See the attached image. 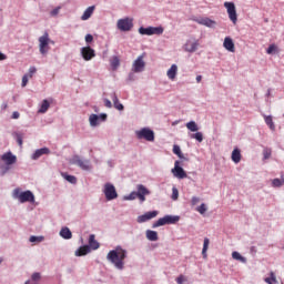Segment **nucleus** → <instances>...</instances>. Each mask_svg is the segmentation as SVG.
Listing matches in <instances>:
<instances>
[{
    "label": "nucleus",
    "instance_id": "nucleus-1",
    "mask_svg": "<svg viewBox=\"0 0 284 284\" xmlns=\"http://www.w3.org/2000/svg\"><path fill=\"white\" fill-rule=\"evenodd\" d=\"M128 256V251L123 250L121 246H116L108 253L106 258L112 263L118 270H123L125 263V257Z\"/></svg>",
    "mask_w": 284,
    "mask_h": 284
},
{
    "label": "nucleus",
    "instance_id": "nucleus-2",
    "mask_svg": "<svg viewBox=\"0 0 284 284\" xmlns=\"http://www.w3.org/2000/svg\"><path fill=\"white\" fill-rule=\"evenodd\" d=\"M1 161L3 164H0L1 174H8L11 170V165L17 163V155L12 154L10 151L1 155Z\"/></svg>",
    "mask_w": 284,
    "mask_h": 284
},
{
    "label": "nucleus",
    "instance_id": "nucleus-3",
    "mask_svg": "<svg viewBox=\"0 0 284 284\" xmlns=\"http://www.w3.org/2000/svg\"><path fill=\"white\" fill-rule=\"evenodd\" d=\"M150 194V191L143 184L138 185V192H132L125 199L126 201H134L139 199L140 203H145V196Z\"/></svg>",
    "mask_w": 284,
    "mask_h": 284
},
{
    "label": "nucleus",
    "instance_id": "nucleus-4",
    "mask_svg": "<svg viewBox=\"0 0 284 284\" xmlns=\"http://www.w3.org/2000/svg\"><path fill=\"white\" fill-rule=\"evenodd\" d=\"M16 199H19L20 203H34V194L31 191L21 192L19 189L13 191Z\"/></svg>",
    "mask_w": 284,
    "mask_h": 284
},
{
    "label": "nucleus",
    "instance_id": "nucleus-5",
    "mask_svg": "<svg viewBox=\"0 0 284 284\" xmlns=\"http://www.w3.org/2000/svg\"><path fill=\"white\" fill-rule=\"evenodd\" d=\"M181 217L178 215H165L164 217L159 219L154 224L153 227H161L163 225H174V223H179Z\"/></svg>",
    "mask_w": 284,
    "mask_h": 284
},
{
    "label": "nucleus",
    "instance_id": "nucleus-6",
    "mask_svg": "<svg viewBox=\"0 0 284 284\" xmlns=\"http://www.w3.org/2000/svg\"><path fill=\"white\" fill-rule=\"evenodd\" d=\"M50 43H54V41L50 40V34H48V32H44L43 36L39 38V50L42 54H48Z\"/></svg>",
    "mask_w": 284,
    "mask_h": 284
},
{
    "label": "nucleus",
    "instance_id": "nucleus-7",
    "mask_svg": "<svg viewBox=\"0 0 284 284\" xmlns=\"http://www.w3.org/2000/svg\"><path fill=\"white\" fill-rule=\"evenodd\" d=\"M118 30H121V32H130L132 28H134V20L131 18H123L118 20Z\"/></svg>",
    "mask_w": 284,
    "mask_h": 284
},
{
    "label": "nucleus",
    "instance_id": "nucleus-8",
    "mask_svg": "<svg viewBox=\"0 0 284 284\" xmlns=\"http://www.w3.org/2000/svg\"><path fill=\"white\" fill-rule=\"evenodd\" d=\"M135 136L139 140L144 139V141L153 142L154 131H152L150 128H143L139 131H135Z\"/></svg>",
    "mask_w": 284,
    "mask_h": 284
},
{
    "label": "nucleus",
    "instance_id": "nucleus-9",
    "mask_svg": "<svg viewBox=\"0 0 284 284\" xmlns=\"http://www.w3.org/2000/svg\"><path fill=\"white\" fill-rule=\"evenodd\" d=\"M224 8H226L229 19L236 26L239 16L236 14V6H234V2H224Z\"/></svg>",
    "mask_w": 284,
    "mask_h": 284
},
{
    "label": "nucleus",
    "instance_id": "nucleus-10",
    "mask_svg": "<svg viewBox=\"0 0 284 284\" xmlns=\"http://www.w3.org/2000/svg\"><path fill=\"white\" fill-rule=\"evenodd\" d=\"M103 192L106 201H114V199L119 197V193H116V187H114L112 183H105Z\"/></svg>",
    "mask_w": 284,
    "mask_h": 284
},
{
    "label": "nucleus",
    "instance_id": "nucleus-11",
    "mask_svg": "<svg viewBox=\"0 0 284 284\" xmlns=\"http://www.w3.org/2000/svg\"><path fill=\"white\" fill-rule=\"evenodd\" d=\"M163 31H164L163 27H148V28L141 27L139 29V32L146 37H152V34H163Z\"/></svg>",
    "mask_w": 284,
    "mask_h": 284
},
{
    "label": "nucleus",
    "instance_id": "nucleus-12",
    "mask_svg": "<svg viewBox=\"0 0 284 284\" xmlns=\"http://www.w3.org/2000/svg\"><path fill=\"white\" fill-rule=\"evenodd\" d=\"M173 176L175 179H187V173L183 168H181V161H175L174 162V168L171 170Z\"/></svg>",
    "mask_w": 284,
    "mask_h": 284
},
{
    "label": "nucleus",
    "instance_id": "nucleus-13",
    "mask_svg": "<svg viewBox=\"0 0 284 284\" xmlns=\"http://www.w3.org/2000/svg\"><path fill=\"white\" fill-rule=\"evenodd\" d=\"M81 57L84 61H92L97 57V52L91 47H83L80 50Z\"/></svg>",
    "mask_w": 284,
    "mask_h": 284
},
{
    "label": "nucleus",
    "instance_id": "nucleus-14",
    "mask_svg": "<svg viewBox=\"0 0 284 284\" xmlns=\"http://www.w3.org/2000/svg\"><path fill=\"white\" fill-rule=\"evenodd\" d=\"M71 163L78 165L81 170H90V161L81 159L79 155L72 158Z\"/></svg>",
    "mask_w": 284,
    "mask_h": 284
},
{
    "label": "nucleus",
    "instance_id": "nucleus-15",
    "mask_svg": "<svg viewBox=\"0 0 284 284\" xmlns=\"http://www.w3.org/2000/svg\"><path fill=\"white\" fill-rule=\"evenodd\" d=\"M145 70V61L143 60V55H139L138 59L132 64V72H143Z\"/></svg>",
    "mask_w": 284,
    "mask_h": 284
},
{
    "label": "nucleus",
    "instance_id": "nucleus-16",
    "mask_svg": "<svg viewBox=\"0 0 284 284\" xmlns=\"http://www.w3.org/2000/svg\"><path fill=\"white\" fill-rule=\"evenodd\" d=\"M156 216H159L158 211L146 212L143 215L138 216V223H145L148 221H151V219H156Z\"/></svg>",
    "mask_w": 284,
    "mask_h": 284
},
{
    "label": "nucleus",
    "instance_id": "nucleus-17",
    "mask_svg": "<svg viewBox=\"0 0 284 284\" xmlns=\"http://www.w3.org/2000/svg\"><path fill=\"white\" fill-rule=\"evenodd\" d=\"M195 21L200 26H205L206 28H213L214 26H216V22L210 18H199Z\"/></svg>",
    "mask_w": 284,
    "mask_h": 284
},
{
    "label": "nucleus",
    "instance_id": "nucleus-18",
    "mask_svg": "<svg viewBox=\"0 0 284 284\" xmlns=\"http://www.w3.org/2000/svg\"><path fill=\"white\" fill-rule=\"evenodd\" d=\"M223 47L229 52H236V48L234 47V40H232V38H230V37H226L224 39Z\"/></svg>",
    "mask_w": 284,
    "mask_h": 284
},
{
    "label": "nucleus",
    "instance_id": "nucleus-19",
    "mask_svg": "<svg viewBox=\"0 0 284 284\" xmlns=\"http://www.w3.org/2000/svg\"><path fill=\"white\" fill-rule=\"evenodd\" d=\"M43 154H50V149L42 148V149L36 150V152L32 154L31 159L33 161H37V160L41 159V156H43Z\"/></svg>",
    "mask_w": 284,
    "mask_h": 284
},
{
    "label": "nucleus",
    "instance_id": "nucleus-20",
    "mask_svg": "<svg viewBox=\"0 0 284 284\" xmlns=\"http://www.w3.org/2000/svg\"><path fill=\"white\" fill-rule=\"evenodd\" d=\"M178 73H179V67L176 64H172L166 72L168 79H170L171 81H174V79H176Z\"/></svg>",
    "mask_w": 284,
    "mask_h": 284
},
{
    "label": "nucleus",
    "instance_id": "nucleus-21",
    "mask_svg": "<svg viewBox=\"0 0 284 284\" xmlns=\"http://www.w3.org/2000/svg\"><path fill=\"white\" fill-rule=\"evenodd\" d=\"M184 49L186 52H196V50L199 49V41H189L185 43Z\"/></svg>",
    "mask_w": 284,
    "mask_h": 284
},
{
    "label": "nucleus",
    "instance_id": "nucleus-22",
    "mask_svg": "<svg viewBox=\"0 0 284 284\" xmlns=\"http://www.w3.org/2000/svg\"><path fill=\"white\" fill-rule=\"evenodd\" d=\"M111 99L113 101V105H114L115 110H119V111L124 110L123 104L121 102H119V97H116V93H112Z\"/></svg>",
    "mask_w": 284,
    "mask_h": 284
},
{
    "label": "nucleus",
    "instance_id": "nucleus-23",
    "mask_svg": "<svg viewBox=\"0 0 284 284\" xmlns=\"http://www.w3.org/2000/svg\"><path fill=\"white\" fill-rule=\"evenodd\" d=\"M91 250L89 245L80 246L79 250L75 251V256H85L90 254Z\"/></svg>",
    "mask_w": 284,
    "mask_h": 284
},
{
    "label": "nucleus",
    "instance_id": "nucleus-24",
    "mask_svg": "<svg viewBox=\"0 0 284 284\" xmlns=\"http://www.w3.org/2000/svg\"><path fill=\"white\" fill-rule=\"evenodd\" d=\"M92 14H94V6L87 8V10L83 12L81 20L82 21H88V19H90V17H92Z\"/></svg>",
    "mask_w": 284,
    "mask_h": 284
},
{
    "label": "nucleus",
    "instance_id": "nucleus-25",
    "mask_svg": "<svg viewBox=\"0 0 284 284\" xmlns=\"http://www.w3.org/2000/svg\"><path fill=\"white\" fill-rule=\"evenodd\" d=\"M89 247L90 250H99L100 244L97 242L94 234L89 236Z\"/></svg>",
    "mask_w": 284,
    "mask_h": 284
},
{
    "label": "nucleus",
    "instance_id": "nucleus-26",
    "mask_svg": "<svg viewBox=\"0 0 284 284\" xmlns=\"http://www.w3.org/2000/svg\"><path fill=\"white\" fill-rule=\"evenodd\" d=\"M60 236L65 240L72 239V231L69 227H62L60 231Z\"/></svg>",
    "mask_w": 284,
    "mask_h": 284
},
{
    "label": "nucleus",
    "instance_id": "nucleus-27",
    "mask_svg": "<svg viewBox=\"0 0 284 284\" xmlns=\"http://www.w3.org/2000/svg\"><path fill=\"white\" fill-rule=\"evenodd\" d=\"M48 110H50V101L43 100L38 112L40 114H45V112H48Z\"/></svg>",
    "mask_w": 284,
    "mask_h": 284
},
{
    "label": "nucleus",
    "instance_id": "nucleus-28",
    "mask_svg": "<svg viewBox=\"0 0 284 284\" xmlns=\"http://www.w3.org/2000/svg\"><path fill=\"white\" fill-rule=\"evenodd\" d=\"M231 159L233 163H241V150L234 149Z\"/></svg>",
    "mask_w": 284,
    "mask_h": 284
},
{
    "label": "nucleus",
    "instance_id": "nucleus-29",
    "mask_svg": "<svg viewBox=\"0 0 284 284\" xmlns=\"http://www.w3.org/2000/svg\"><path fill=\"white\" fill-rule=\"evenodd\" d=\"M264 281L267 284H278V280H276V274L273 271L270 272V276L264 278Z\"/></svg>",
    "mask_w": 284,
    "mask_h": 284
},
{
    "label": "nucleus",
    "instance_id": "nucleus-30",
    "mask_svg": "<svg viewBox=\"0 0 284 284\" xmlns=\"http://www.w3.org/2000/svg\"><path fill=\"white\" fill-rule=\"evenodd\" d=\"M146 239L149 241H159V233H156V231L148 230L146 231Z\"/></svg>",
    "mask_w": 284,
    "mask_h": 284
},
{
    "label": "nucleus",
    "instance_id": "nucleus-31",
    "mask_svg": "<svg viewBox=\"0 0 284 284\" xmlns=\"http://www.w3.org/2000/svg\"><path fill=\"white\" fill-rule=\"evenodd\" d=\"M210 247V239L205 237L204 243H203V248H202V256L203 258H207V250Z\"/></svg>",
    "mask_w": 284,
    "mask_h": 284
},
{
    "label": "nucleus",
    "instance_id": "nucleus-32",
    "mask_svg": "<svg viewBox=\"0 0 284 284\" xmlns=\"http://www.w3.org/2000/svg\"><path fill=\"white\" fill-rule=\"evenodd\" d=\"M110 63H111L112 70H116L119 65H121V60L119 59V57L115 55L110 60Z\"/></svg>",
    "mask_w": 284,
    "mask_h": 284
},
{
    "label": "nucleus",
    "instance_id": "nucleus-33",
    "mask_svg": "<svg viewBox=\"0 0 284 284\" xmlns=\"http://www.w3.org/2000/svg\"><path fill=\"white\" fill-rule=\"evenodd\" d=\"M99 115L97 114H91L90 118H89V122H90V125L92 128H97V125H99Z\"/></svg>",
    "mask_w": 284,
    "mask_h": 284
},
{
    "label": "nucleus",
    "instance_id": "nucleus-34",
    "mask_svg": "<svg viewBox=\"0 0 284 284\" xmlns=\"http://www.w3.org/2000/svg\"><path fill=\"white\" fill-rule=\"evenodd\" d=\"M264 121H265L266 125H268L270 130H275L276 126L274 125L272 115H265Z\"/></svg>",
    "mask_w": 284,
    "mask_h": 284
},
{
    "label": "nucleus",
    "instance_id": "nucleus-35",
    "mask_svg": "<svg viewBox=\"0 0 284 284\" xmlns=\"http://www.w3.org/2000/svg\"><path fill=\"white\" fill-rule=\"evenodd\" d=\"M186 128L190 130V132H199V125L194 121L186 123Z\"/></svg>",
    "mask_w": 284,
    "mask_h": 284
},
{
    "label": "nucleus",
    "instance_id": "nucleus-36",
    "mask_svg": "<svg viewBox=\"0 0 284 284\" xmlns=\"http://www.w3.org/2000/svg\"><path fill=\"white\" fill-rule=\"evenodd\" d=\"M232 258H234L235 261H240L241 263H246V261H247L245 257L242 256L241 253H239L236 251H234L232 253Z\"/></svg>",
    "mask_w": 284,
    "mask_h": 284
},
{
    "label": "nucleus",
    "instance_id": "nucleus-37",
    "mask_svg": "<svg viewBox=\"0 0 284 284\" xmlns=\"http://www.w3.org/2000/svg\"><path fill=\"white\" fill-rule=\"evenodd\" d=\"M62 176H63V179H65V181H68L69 183H72L73 185H75L77 176L69 175L68 173H62Z\"/></svg>",
    "mask_w": 284,
    "mask_h": 284
},
{
    "label": "nucleus",
    "instance_id": "nucleus-38",
    "mask_svg": "<svg viewBox=\"0 0 284 284\" xmlns=\"http://www.w3.org/2000/svg\"><path fill=\"white\" fill-rule=\"evenodd\" d=\"M173 154H176L179 159H183V152H181V146L179 145H173Z\"/></svg>",
    "mask_w": 284,
    "mask_h": 284
},
{
    "label": "nucleus",
    "instance_id": "nucleus-39",
    "mask_svg": "<svg viewBox=\"0 0 284 284\" xmlns=\"http://www.w3.org/2000/svg\"><path fill=\"white\" fill-rule=\"evenodd\" d=\"M272 185L273 187H281V185H284V178L281 180V179H274L272 181Z\"/></svg>",
    "mask_w": 284,
    "mask_h": 284
},
{
    "label": "nucleus",
    "instance_id": "nucleus-40",
    "mask_svg": "<svg viewBox=\"0 0 284 284\" xmlns=\"http://www.w3.org/2000/svg\"><path fill=\"white\" fill-rule=\"evenodd\" d=\"M196 212H199L200 214H205L207 212V206L205 205V203H202L200 206H197Z\"/></svg>",
    "mask_w": 284,
    "mask_h": 284
},
{
    "label": "nucleus",
    "instance_id": "nucleus-41",
    "mask_svg": "<svg viewBox=\"0 0 284 284\" xmlns=\"http://www.w3.org/2000/svg\"><path fill=\"white\" fill-rule=\"evenodd\" d=\"M191 139H195V140L199 141V143H203V133L197 132V133H195V134H192V135H191Z\"/></svg>",
    "mask_w": 284,
    "mask_h": 284
},
{
    "label": "nucleus",
    "instance_id": "nucleus-42",
    "mask_svg": "<svg viewBox=\"0 0 284 284\" xmlns=\"http://www.w3.org/2000/svg\"><path fill=\"white\" fill-rule=\"evenodd\" d=\"M263 156H264V160L270 159V156H272V149L265 148V149L263 150Z\"/></svg>",
    "mask_w": 284,
    "mask_h": 284
},
{
    "label": "nucleus",
    "instance_id": "nucleus-43",
    "mask_svg": "<svg viewBox=\"0 0 284 284\" xmlns=\"http://www.w3.org/2000/svg\"><path fill=\"white\" fill-rule=\"evenodd\" d=\"M41 241H43V237H41V236H34V235H32V236L30 237V243H41Z\"/></svg>",
    "mask_w": 284,
    "mask_h": 284
},
{
    "label": "nucleus",
    "instance_id": "nucleus-44",
    "mask_svg": "<svg viewBox=\"0 0 284 284\" xmlns=\"http://www.w3.org/2000/svg\"><path fill=\"white\" fill-rule=\"evenodd\" d=\"M34 74H37V68L30 67L29 73L27 75L29 77V79H32V77H34Z\"/></svg>",
    "mask_w": 284,
    "mask_h": 284
},
{
    "label": "nucleus",
    "instance_id": "nucleus-45",
    "mask_svg": "<svg viewBox=\"0 0 284 284\" xmlns=\"http://www.w3.org/2000/svg\"><path fill=\"white\" fill-rule=\"evenodd\" d=\"M175 281L178 284H183V283H185V281H187V278H185V275H180L176 277Z\"/></svg>",
    "mask_w": 284,
    "mask_h": 284
},
{
    "label": "nucleus",
    "instance_id": "nucleus-46",
    "mask_svg": "<svg viewBox=\"0 0 284 284\" xmlns=\"http://www.w3.org/2000/svg\"><path fill=\"white\" fill-rule=\"evenodd\" d=\"M172 192V199L173 201H176L179 199V190L176 187H173Z\"/></svg>",
    "mask_w": 284,
    "mask_h": 284
},
{
    "label": "nucleus",
    "instance_id": "nucleus-47",
    "mask_svg": "<svg viewBox=\"0 0 284 284\" xmlns=\"http://www.w3.org/2000/svg\"><path fill=\"white\" fill-rule=\"evenodd\" d=\"M29 79H30V77H28V74H24L22 77V88H26V85H28Z\"/></svg>",
    "mask_w": 284,
    "mask_h": 284
},
{
    "label": "nucleus",
    "instance_id": "nucleus-48",
    "mask_svg": "<svg viewBox=\"0 0 284 284\" xmlns=\"http://www.w3.org/2000/svg\"><path fill=\"white\" fill-rule=\"evenodd\" d=\"M275 50H276V44H271L267 48L266 52H267V54H272V52H274Z\"/></svg>",
    "mask_w": 284,
    "mask_h": 284
},
{
    "label": "nucleus",
    "instance_id": "nucleus-49",
    "mask_svg": "<svg viewBox=\"0 0 284 284\" xmlns=\"http://www.w3.org/2000/svg\"><path fill=\"white\" fill-rule=\"evenodd\" d=\"M201 202V197L193 196L191 200V205H197Z\"/></svg>",
    "mask_w": 284,
    "mask_h": 284
},
{
    "label": "nucleus",
    "instance_id": "nucleus-50",
    "mask_svg": "<svg viewBox=\"0 0 284 284\" xmlns=\"http://www.w3.org/2000/svg\"><path fill=\"white\" fill-rule=\"evenodd\" d=\"M94 41V37L92 34H87L85 36V42L87 43H92Z\"/></svg>",
    "mask_w": 284,
    "mask_h": 284
},
{
    "label": "nucleus",
    "instance_id": "nucleus-51",
    "mask_svg": "<svg viewBox=\"0 0 284 284\" xmlns=\"http://www.w3.org/2000/svg\"><path fill=\"white\" fill-rule=\"evenodd\" d=\"M17 142H18V145H19L20 148H22V145H23V136L17 135Z\"/></svg>",
    "mask_w": 284,
    "mask_h": 284
},
{
    "label": "nucleus",
    "instance_id": "nucleus-52",
    "mask_svg": "<svg viewBox=\"0 0 284 284\" xmlns=\"http://www.w3.org/2000/svg\"><path fill=\"white\" fill-rule=\"evenodd\" d=\"M32 281H40L41 280V274L39 273H33L31 276Z\"/></svg>",
    "mask_w": 284,
    "mask_h": 284
},
{
    "label": "nucleus",
    "instance_id": "nucleus-53",
    "mask_svg": "<svg viewBox=\"0 0 284 284\" xmlns=\"http://www.w3.org/2000/svg\"><path fill=\"white\" fill-rule=\"evenodd\" d=\"M59 10H61V7H58L51 11V17H57L59 14Z\"/></svg>",
    "mask_w": 284,
    "mask_h": 284
},
{
    "label": "nucleus",
    "instance_id": "nucleus-54",
    "mask_svg": "<svg viewBox=\"0 0 284 284\" xmlns=\"http://www.w3.org/2000/svg\"><path fill=\"white\" fill-rule=\"evenodd\" d=\"M104 105L105 108H112V102L108 99H104Z\"/></svg>",
    "mask_w": 284,
    "mask_h": 284
},
{
    "label": "nucleus",
    "instance_id": "nucleus-55",
    "mask_svg": "<svg viewBox=\"0 0 284 284\" xmlns=\"http://www.w3.org/2000/svg\"><path fill=\"white\" fill-rule=\"evenodd\" d=\"M6 59H8V55H6L4 53L0 52V61H6Z\"/></svg>",
    "mask_w": 284,
    "mask_h": 284
},
{
    "label": "nucleus",
    "instance_id": "nucleus-56",
    "mask_svg": "<svg viewBox=\"0 0 284 284\" xmlns=\"http://www.w3.org/2000/svg\"><path fill=\"white\" fill-rule=\"evenodd\" d=\"M19 116H21V115L19 114V112L14 111V112L12 113V119H19Z\"/></svg>",
    "mask_w": 284,
    "mask_h": 284
},
{
    "label": "nucleus",
    "instance_id": "nucleus-57",
    "mask_svg": "<svg viewBox=\"0 0 284 284\" xmlns=\"http://www.w3.org/2000/svg\"><path fill=\"white\" fill-rule=\"evenodd\" d=\"M99 118H100L102 121H105V119H108V114L102 113Z\"/></svg>",
    "mask_w": 284,
    "mask_h": 284
},
{
    "label": "nucleus",
    "instance_id": "nucleus-58",
    "mask_svg": "<svg viewBox=\"0 0 284 284\" xmlns=\"http://www.w3.org/2000/svg\"><path fill=\"white\" fill-rule=\"evenodd\" d=\"M202 80H203V77H202V75H197V77H196V83H201Z\"/></svg>",
    "mask_w": 284,
    "mask_h": 284
},
{
    "label": "nucleus",
    "instance_id": "nucleus-59",
    "mask_svg": "<svg viewBox=\"0 0 284 284\" xmlns=\"http://www.w3.org/2000/svg\"><path fill=\"white\" fill-rule=\"evenodd\" d=\"M2 110H8V103L2 104Z\"/></svg>",
    "mask_w": 284,
    "mask_h": 284
},
{
    "label": "nucleus",
    "instance_id": "nucleus-60",
    "mask_svg": "<svg viewBox=\"0 0 284 284\" xmlns=\"http://www.w3.org/2000/svg\"><path fill=\"white\" fill-rule=\"evenodd\" d=\"M24 284H31L30 281H27Z\"/></svg>",
    "mask_w": 284,
    "mask_h": 284
},
{
    "label": "nucleus",
    "instance_id": "nucleus-61",
    "mask_svg": "<svg viewBox=\"0 0 284 284\" xmlns=\"http://www.w3.org/2000/svg\"><path fill=\"white\" fill-rule=\"evenodd\" d=\"M3 262V260L2 258H0V263H2Z\"/></svg>",
    "mask_w": 284,
    "mask_h": 284
}]
</instances>
